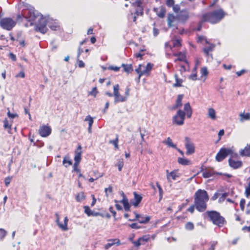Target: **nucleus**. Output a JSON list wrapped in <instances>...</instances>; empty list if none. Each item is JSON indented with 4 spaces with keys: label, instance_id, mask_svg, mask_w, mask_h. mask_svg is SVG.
Instances as JSON below:
<instances>
[{
    "label": "nucleus",
    "instance_id": "obj_11",
    "mask_svg": "<svg viewBox=\"0 0 250 250\" xmlns=\"http://www.w3.org/2000/svg\"><path fill=\"white\" fill-rule=\"evenodd\" d=\"M214 47V44H209L208 46L204 48V52L206 55V57L207 58V62H210L213 61L212 55L210 53L212 51Z\"/></svg>",
    "mask_w": 250,
    "mask_h": 250
},
{
    "label": "nucleus",
    "instance_id": "obj_56",
    "mask_svg": "<svg viewBox=\"0 0 250 250\" xmlns=\"http://www.w3.org/2000/svg\"><path fill=\"white\" fill-rule=\"evenodd\" d=\"M166 4L167 6L170 7L174 5V0H167Z\"/></svg>",
    "mask_w": 250,
    "mask_h": 250
},
{
    "label": "nucleus",
    "instance_id": "obj_25",
    "mask_svg": "<svg viewBox=\"0 0 250 250\" xmlns=\"http://www.w3.org/2000/svg\"><path fill=\"white\" fill-rule=\"evenodd\" d=\"M167 178L168 180H169L170 177H171V178L175 180L176 179L177 177H179V174L178 173L177 171L176 170H173L170 173H168V170H167Z\"/></svg>",
    "mask_w": 250,
    "mask_h": 250
},
{
    "label": "nucleus",
    "instance_id": "obj_57",
    "mask_svg": "<svg viewBox=\"0 0 250 250\" xmlns=\"http://www.w3.org/2000/svg\"><path fill=\"white\" fill-rule=\"evenodd\" d=\"M129 226L130 228L135 229H139L141 228V227L137 223H132L131 224H129Z\"/></svg>",
    "mask_w": 250,
    "mask_h": 250
},
{
    "label": "nucleus",
    "instance_id": "obj_8",
    "mask_svg": "<svg viewBox=\"0 0 250 250\" xmlns=\"http://www.w3.org/2000/svg\"><path fill=\"white\" fill-rule=\"evenodd\" d=\"M233 153L231 149H227L222 148L216 156V160L218 162H221L227 156L229 155H232Z\"/></svg>",
    "mask_w": 250,
    "mask_h": 250
},
{
    "label": "nucleus",
    "instance_id": "obj_13",
    "mask_svg": "<svg viewBox=\"0 0 250 250\" xmlns=\"http://www.w3.org/2000/svg\"><path fill=\"white\" fill-rule=\"evenodd\" d=\"M135 8V15L137 16H143L144 14V8L142 6V2L140 0H137L133 4Z\"/></svg>",
    "mask_w": 250,
    "mask_h": 250
},
{
    "label": "nucleus",
    "instance_id": "obj_30",
    "mask_svg": "<svg viewBox=\"0 0 250 250\" xmlns=\"http://www.w3.org/2000/svg\"><path fill=\"white\" fill-rule=\"evenodd\" d=\"M200 79H203V81L204 82L206 80V78L208 74V71L207 68L206 67L201 68L200 70Z\"/></svg>",
    "mask_w": 250,
    "mask_h": 250
},
{
    "label": "nucleus",
    "instance_id": "obj_17",
    "mask_svg": "<svg viewBox=\"0 0 250 250\" xmlns=\"http://www.w3.org/2000/svg\"><path fill=\"white\" fill-rule=\"evenodd\" d=\"M81 149L82 147L80 145H79L75 152V155L74 157L75 163L74 164V167H77L81 161L82 154Z\"/></svg>",
    "mask_w": 250,
    "mask_h": 250
},
{
    "label": "nucleus",
    "instance_id": "obj_32",
    "mask_svg": "<svg viewBox=\"0 0 250 250\" xmlns=\"http://www.w3.org/2000/svg\"><path fill=\"white\" fill-rule=\"evenodd\" d=\"M120 202L123 204L125 210V211H128L129 210L130 205L128 203L127 198H124V199H123V200L120 201Z\"/></svg>",
    "mask_w": 250,
    "mask_h": 250
},
{
    "label": "nucleus",
    "instance_id": "obj_52",
    "mask_svg": "<svg viewBox=\"0 0 250 250\" xmlns=\"http://www.w3.org/2000/svg\"><path fill=\"white\" fill-rule=\"evenodd\" d=\"M139 239L141 242H143L145 244V243L147 242L148 240H149V237L147 236H144L142 237L139 238Z\"/></svg>",
    "mask_w": 250,
    "mask_h": 250
},
{
    "label": "nucleus",
    "instance_id": "obj_38",
    "mask_svg": "<svg viewBox=\"0 0 250 250\" xmlns=\"http://www.w3.org/2000/svg\"><path fill=\"white\" fill-rule=\"evenodd\" d=\"M49 27L51 30H52L53 31L58 30L60 28V26L58 24V23H57L55 22L50 23V24L49 25Z\"/></svg>",
    "mask_w": 250,
    "mask_h": 250
},
{
    "label": "nucleus",
    "instance_id": "obj_33",
    "mask_svg": "<svg viewBox=\"0 0 250 250\" xmlns=\"http://www.w3.org/2000/svg\"><path fill=\"white\" fill-rule=\"evenodd\" d=\"M62 164L65 167H67L72 165V162L70 160L68 156H66L63 158Z\"/></svg>",
    "mask_w": 250,
    "mask_h": 250
},
{
    "label": "nucleus",
    "instance_id": "obj_48",
    "mask_svg": "<svg viewBox=\"0 0 250 250\" xmlns=\"http://www.w3.org/2000/svg\"><path fill=\"white\" fill-rule=\"evenodd\" d=\"M228 196V193H224L221 195L218 200V202L221 203H222L225 199V198Z\"/></svg>",
    "mask_w": 250,
    "mask_h": 250
},
{
    "label": "nucleus",
    "instance_id": "obj_47",
    "mask_svg": "<svg viewBox=\"0 0 250 250\" xmlns=\"http://www.w3.org/2000/svg\"><path fill=\"white\" fill-rule=\"evenodd\" d=\"M11 125V121L10 120H8L5 119L4 121V127L5 128H10Z\"/></svg>",
    "mask_w": 250,
    "mask_h": 250
},
{
    "label": "nucleus",
    "instance_id": "obj_42",
    "mask_svg": "<svg viewBox=\"0 0 250 250\" xmlns=\"http://www.w3.org/2000/svg\"><path fill=\"white\" fill-rule=\"evenodd\" d=\"M203 41H205L206 43L209 44L207 38L203 36H199L197 39V42L202 43Z\"/></svg>",
    "mask_w": 250,
    "mask_h": 250
},
{
    "label": "nucleus",
    "instance_id": "obj_15",
    "mask_svg": "<svg viewBox=\"0 0 250 250\" xmlns=\"http://www.w3.org/2000/svg\"><path fill=\"white\" fill-rule=\"evenodd\" d=\"M173 56L176 57L175 61L183 62H188L187 59L186 52H179L178 53H174Z\"/></svg>",
    "mask_w": 250,
    "mask_h": 250
},
{
    "label": "nucleus",
    "instance_id": "obj_54",
    "mask_svg": "<svg viewBox=\"0 0 250 250\" xmlns=\"http://www.w3.org/2000/svg\"><path fill=\"white\" fill-rule=\"evenodd\" d=\"M173 11L177 13V14L181 11L180 6L178 4L174 5L173 6Z\"/></svg>",
    "mask_w": 250,
    "mask_h": 250
},
{
    "label": "nucleus",
    "instance_id": "obj_9",
    "mask_svg": "<svg viewBox=\"0 0 250 250\" xmlns=\"http://www.w3.org/2000/svg\"><path fill=\"white\" fill-rule=\"evenodd\" d=\"M185 147L187 149V155L192 154L195 152V146L191 140L188 137L185 138Z\"/></svg>",
    "mask_w": 250,
    "mask_h": 250
},
{
    "label": "nucleus",
    "instance_id": "obj_43",
    "mask_svg": "<svg viewBox=\"0 0 250 250\" xmlns=\"http://www.w3.org/2000/svg\"><path fill=\"white\" fill-rule=\"evenodd\" d=\"M83 208L84 209V213L86 214L88 216H90L92 214L93 211L90 209L88 206H84Z\"/></svg>",
    "mask_w": 250,
    "mask_h": 250
},
{
    "label": "nucleus",
    "instance_id": "obj_21",
    "mask_svg": "<svg viewBox=\"0 0 250 250\" xmlns=\"http://www.w3.org/2000/svg\"><path fill=\"white\" fill-rule=\"evenodd\" d=\"M184 112L186 113L187 117L190 118L192 116V111L189 103H187L184 104Z\"/></svg>",
    "mask_w": 250,
    "mask_h": 250
},
{
    "label": "nucleus",
    "instance_id": "obj_62",
    "mask_svg": "<svg viewBox=\"0 0 250 250\" xmlns=\"http://www.w3.org/2000/svg\"><path fill=\"white\" fill-rule=\"evenodd\" d=\"M25 77L24 72L23 70L21 71V72L17 74V77H20L21 78H23Z\"/></svg>",
    "mask_w": 250,
    "mask_h": 250
},
{
    "label": "nucleus",
    "instance_id": "obj_5",
    "mask_svg": "<svg viewBox=\"0 0 250 250\" xmlns=\"http://www.w3.org/2000/svg\"><path fill=\"white\" fill-rule=\"evenodd\" d=\"M15 25V21L11 18H4L0 20V26L3 29L11 30Z\"/></svg>",
    "mask_w": 250,
    "mask_h": 250
},
{
    "label": "nucleus",
    "instance_id": "obj_10",
    "mask_svg": "<svg viewBox=\"0 0 250 250\" xmlns=\"http://www.w3.org/2000/svg\"><path fill=\"white\" fill-rule=\"evenodd\" d=\"M114 97V103H117L118 102H123L126 100V97H124L122 96L119 92V84H116L113 87Z\"/></svg>",
    "mask_w": 250,
    "mask_h": 250
},
{
    "label": "nucleus",
    "instance_id": "obj_59",
    "mask_svg": "<svg viewBox=\"0 0 250 250\" xmlns=\"http://www.w3.org/2000/svg\"><path fill=\"white\" fill-rule=\"evenodd\" d=\"M98 93V91L97 90V88L96 87L93 88L92 91L90 92V94L91 95L94 96V97H96L97 93Z\"/></svg>",
    "mask_w": 250,
    "mask_h": 250
},
{
    "label": "nucleus",
    "instance_id": "obj_53",
    "mask_svg": "<svg viewBox=\"0 0 250 250\" xmlns=\"http://www.w3.org/2000/svg\"><path fill=\"white\" fill-rule=\"evenodd\" d=\"M112 191V188L111 186H109L108 188H105L104 189V192L105 193V195L107 197H108V193H111Z\"/></svg>",
    "mask_w": 250,
    "mask_h": 250
},
{
    "label": "nucleus",
    "instance_id": "obj_41",
    "mask_svg": "<svg viewBox=\"0 0 250 250\" xmlns=\"http://www.w3.org/2000/svg\"><path fill=\"white\" fill-rule=\"evenodd\" d=\"M150 219L149 216H144V218H140L138 220L139 222L141 224H146Z\"/></svg>",
    "mask_w": 250,
    "mask_h": 250
},
{
    "label": "nucleus",
    "instance_id": "obj_26",
    "mask_svg": "<svg viewBox=\"0 0 250 250\" xmlns=\"http://www.w3.org/2000/svg\"><path fill=\"white\" fill-rule=\"evenodd\" d=\"M240 117V121L241 122H243L245 121H250V113H241L239 114Z\"/></svg>",
    "mask_w": 250,
    "mask_h": 250
},
{
    "label": "nucleus",
    "instance_id": "obj_6",
    "mask_svg": "<svg viewBox=\"0 0 250 250\" xmlns=\"http://www.w3.org/2000/svg\"><path fill=\"white\" fill-rule=\"evenodd\" d=\"M153 63H147L146 65L145 63L139 64L138 68L135 69V71L139 75V79L143 75L148 74L153 67Z\"/></svg>",
    "mask_w": 250,
    "mask_h": 250
},
{
    "label": "nucleus",
    "instance_id": "obj_49",
    "mask_svg": "<svg viewBox=\"0 0 250 250\" xmlns=\"http://www.w3.org/2000/svg\"><path fill=\"white\" fill-rule=\"evenodd\" d=\"M185 228L187 229L192 230L194 229V225L192 223L188 222L186 224Z\"/></svg>",
    "mask_w": 250,
    "mask_h": 250
},
{
    "label": "nucleus",
    "instance_id": "obj_31",
    "mask_svg": "<svg viewBox=\"0 0 250 250\" xmlns=\"http://www.w3.org/2000/svg\"><path fill=\"white\" fill-rule=\"evenodd\" d=\"M163 143L166 144L169 147L177 148L176 145L173 143L170 137H168L166 140H164Z\"/></svg>",
    "mask_w": 250,
    "mask_h": 250
},
{
    "label": "nucleus",
    "instance_id": "obj_16",
    "mask_svg": "<svg viewBox=\"0 0 250 250\" xmlns=\"http://www.w3.org/2000/svg\"><path fill=\"white\" fill-rule=\"evenodd\" d=\"M172 46L169 44L168 42L165 43V47L167 49L169 48L172 50L174 47H180L182 46V40L181 39H177L176 40H172Z\"/></svg>",
    "mask_w": 250,
    "mask_h": 250
},
{
    "label": "nucleus",
    "instance_id": "obj_44",
    "mask_svg": "<svg viewBox=\"0 0 250 250\" xmlns=\"http://www.w3.org/2000/svg\"><path fill=\"white\" fill-rule=\"evenodd\" d=\"M119 171H121L124 166V161L123 159H119L117 164Z\"/></svg>",
    "mask_w": 250,
    "mask_h": 250
},
{
    "label": "nucleus",
    "instance_id": "obj_19",
    "mask_svg": "<svg viewBox=\"0 0 250 250\" xmlns=\"http://www.w3.org/2000/svg\"><path fill=\"white\" fill-rule=\"evenodd\" d=\"M153 11L159 18H163L165 17L166 9L165 6H161L159 8H154Z\"/></svg>",
    "mask_w": 250,
    "mask_h": 250
},
{
    "label": "nucleus",
    "instance_id": "obj_51",
    "mask_svg": "<svg viewBox=\"0 0 250 250\" xmlns=\"http://www.w3.org/2000/svg\"><path fill=\"white\" fill-rule=\"evenodd\" d=\"M6 234V231L2 229H0V240L3 239V238L5 237Z\"/></svg>",
    "mask_w": 250,
    "mask_h": 250
},
{
    "label": "nucleus",
    "instance_id": "obj_29",
    "mask_svg": "<svg viewBox=\"0 0 250 250\" xmlns=\"http://www.w3.org/2000/svg\"><path fill=\"white\" fill-rule=\"evenodd\" d=\"M240 154L242 156H250V146L247 145L244 149L241 150Z\"/></svg>",
    "mask_w": 250,
    "mask_h": 250
},
{
    "label": "nucleus",
    "instance_id": "obj_63",
    "mask_svg": "<svg viewBox=\"0 0 250 250\" xmlns=\"http://www.w3.org/2000/svg\"><path fill=\"white\" fill-rule=\"evenodd\" d=\"M220 195V194L218 192H215L213 195L212 196V197H211V200H216L218 197H219V196Z\"/></svg>",
    "mask_w": 250,
    "mask_h": 250
},
{
    "label": "nucleus",
    "instance_id": "obj_39",
    "mask_svg": "<svg viewBox=\"0 0 250 250\" xmlns=\"http://www.w3.org/2000/svg\"><path fill=\"white\" fill-rule=\"evenodd\" d=\"M85 196L84 195L83 192H81L78 193L76 196V200L77 202H81L85 199Z\"/></svg>",
    "mask_w": 250,
    "mask_h": 250
},
{
    "label": "nucleus",
    "instance_id": "obj_60",
    "mask_svg": "<svg viewBox=\"0 0 250 250\" xmlns=\"http://www.w3.org/2000/svg\"><path fill=\"white\" fill-rule=\"evenodd\" d=\"M247 72V71L246 70L242 69L241 71L236 72V74H237V76L239 77L242 75L244 74V73H246Z\"/></svg>",
    "mask_w": 250,
    "mask_h": 250
},
{
    "label": "nucleus",
    "instance_id": "obj_14",
    "mask_svg": "<svg viewBox=\"0 0 250 250\" xmlns=\"http://www.w3.org/2000/svg\"><path fill=\"white\" fill-rule=\"evenodd\" d=\"M51 131L52 129L50 126L43 125L40 126L39 132L41 136L46 137L51 134Z\"/></svg>",
    "mask_w": 250,
    "mask_h": 250
},
{
    "label": "nucleus",
    "instance_id": "obj_58",
    "mask_svg": "<svg viewBox=\"0 0 250 250\" xmlns=\"http://www.w3.org/2000/svg\"><path fill=\"white\" fill-rule=\"evenodd\" d=\"M133 243L134 244V245L135 246V247H139L141 245H144V243L143 242H141L140 241H139V239H138L137 241H133Z\"/></svg>",
    "mask_w": 250,
    "mask_h": 250
},
{
    "label": "nucleus",
    "instance_id": "obj_55",
    "mask_svg": "<svg viewBox=\"0 0 250 250\" xmlns=\"http://www.w3.org/2000/svg\"><path fill=\"white\" fill-rule=\"evenodd\" d=\"M17 41L19 42V44L21 47H24L25 46L26 42L24 40H17Z\"/></svg>",
    "mask_w": 250,
    "mask_h": 250
},
{
    "label": "nucleus",
    "instance_id": "obj_22",
    "mask_svg": "<svg viewBox=\"0 0 250 250\" xmlns=\"http://www.w3.org/2000/svg\"><path fill=\"white\" fill-rule=\"evenodd\" d=\"M120 244V241L118 239H110L108 240V243L105 245L104 248L106 250H107L115 244L119 246Z\"/></svg>",
    "mask_w": 250,
    "mask_h": 250
},
{
    "label": "nucleus",
    "instance_id": "obj_36",
    "mask_svg": "<svg viewBox=\"0 0 250 250\" xmlns=\"http://www.w3.org/2000/svg\"><path fill=\"white\" fill-rule=\"evenodd\" d=\"M183 97V94H180L178 96L175 102L176 106L178 107L179 108L182 105V101Z\"/></svg>",
    "mask_w": 250,
    "mask_h": 250
},
{
    "label": "nucleus",
    "instance_id": "obj_28",
    "mask_svg": "<svg viewBox=\"0 0 250 250\" xmlns=\"http://www.w3.org/2000/svg\"><path fill=\"white\" fill-rule=\"evenodd\" d=\"M122 67L123 68L124 71L127 73L132 72L133 70L131 63H122Z\"/></svg>",
    "mask_w": 250,
    "mask_h": 250
},
{
    "label": "nucleus",
    "instance_id": "obj_2",
    "mask_svg": "<svg viewBox=\"0 0 250 250\" xmlns=\"http://www.w3.org/2000/svg\"><path fill=\"white\" fill-rule=\"evenodd\" d=\"M227 15V13L222 8H219L198 15V17L200 20L195 30L200 31L202 29L203 24L205 22H208L212 24H217L220 22Z\"/></svg>",
    "mask_w": 250,
    "mask_h": 250
},
{
    "label": "nucleus",
    "instance_id": "obj_46",
    "mask_svg": "<svg viewBox=\"0 0 250 250\" xmlns=\"http://www.w3.org/2000/svg\"><path fill=\"white\" fill-rule=\"evenodd\" d=\"M109 143L113 144L116 149L118 148V137L117 136L116 138L113 140L109 141Z\"/></svg>",
    "mask_w": 250,
    "mask_h": 250
},
{
    "label": "nucleus",
    "instance_id": "obj_24",
    "mask_svg": "<svg viewBox=\"0 0 250 250\" xmlns=\"http://www.w3.org/2000/svg\"><path fill=\"white\" fill-rule=\"evenodd\" d=\"M216 113L215 110L213 108H209L208 109V117L212 120H215L216 119Z\"/></svg>",
    "mask_w": 250,
    "mask_h": 250
},
{
    "label": "nucleus",
    "instance_id": "obj_23",
    "mask_svg": "<svg viewBox=\"0 0 250 250\" xmlns=\"http://www.w3.org/2000/svg\"><path fill=\"white\" fill-rule=\"evenodd\" d=\"M133 194H134V201L132 202V204L135 207H136L138 206V205L141 202V201L142 199V197L140 195L137 194L136 192H134Z\"/></svg>",
    "mask_w": 250,
    "mask_h": 250
},
{
    "label": "nucleus",
    "instance_id": "obj_3",
    "mask_svg": "<svg viewBox=\"0 0 250 250\" xmlns=\"http://www.w3.org/2000/svg\"><path fill=\"white\" fill-rule=\"evenodd\" d=\"M209 200L207 192L199 189L194 194V205L196 208L200 212L204 211L207 208V203Z\"/></svg>",
    "mask_w": 250,
    "mask_h": 250
},
{
    "label": "nucleus",
    "instance_id": "obj_20",
    "mask_svg": "<svg viewBox=\"0 0 250 250\" xmlns=\"http://www.w3.org/2000/svg\"><path fill=\"white\" fill-rule=\"evenodd\" d=\"M229 166L233 169L240 168L242 166V162L241 161H235L231 158L229 160Z\"/></svg>",
    "mask_w": 250,
    "mask_h": 250
},
{
    "label": "nucleus",
    "instance_id": "obj_1",
    "mask_svg": "<svg viewBox=\"0 0 250 250\" xmlns=\"http://www.w3.org/2000/svg\"><path fill=\"white\" fill-rule=\"evenodd\" d=\"M26 16H17V23L23 25L26 27L32 26L34 24L35 21L37 20L38 22L35 24L34 30L37 32L42 34H45L48 29L47 28V20L42 16L37 15L34 12L28 10Z\"/></svg>",
    "mask_w": 250,
    "mask_h": 250
},
{
    "label": "nucleus",
    "instance_id": "obj_35",
    "mask_svg": "<svg viewBox=\"0 0 250 250\" xmlns=\"http://www.w3.org/2000/svg\"><path fill=\"white\" fill-rule=\"evenodd\" d=\"M174 77L175 78L176 83L173 84V86L175 87L182 86V83H183L182 79L178 78V76L176 74L174 75Z\"/></svg>",
    "mask_w": 250,
    "mask_h": 250
},
{
    "label": "nucleus",
    "instance_id": "obj_34",
    "mask_svg": "<svg viewBox=\"0 0 250 250\" xmlns=\"http://www.w3.org/2000/svg\"><path fill=\"white\" fill-rule=\"evenodd\" d=\"M178 162L184 166L189 165L191 164L190 161L184 158H178Z\"/></svg>",
    "mask_w": 250,
    "mask_h": 250
},
{
    "label": "nucleus",
    "instance_id": "obj_18",
    "mask_svg": "<svg viewBox=\"0 0 250 250\" xmlns=\"http://www.w3.org/2000/svg\"><path fill=\"white\" fill-rule=\"evenodd\" d=\"M56 222L57 223L60 229H61L62 230H67V223L68 221V219L67 217H65L64 219V223L61 224L59 222V216L58 213H56Z\"/></svg>",
    "mask_w": 250,
    "mask_h": 250
},
{
    "label": "nucleus",
    "instance_id": "obj_37",
    "mask_svg": "<svg viewBox=\"0 0 250 250\" xmlns=\"http://www.w3.org/2000/svg\"><path fill=\"white\" fill-rule=\"evenodd\" d=\"M197 68V64H196V65H195V66H194V67L193 68L192 74L189 76V78L193 81H195L197 79H198V80L200 79H197V73H196Z\"/></svg>",
    "mask_w": 250,
    "mask_h": 250
},
{
    "label": "nucleus",
    "instance_id": "obj_64",
    "mask_svg": "<svg viewBox=\"0 0 250 250\" xmlns=\"http://www.w3.org/2000/svg\"><path fill=\"white\" fill-rule=\"evenodd\" d=\"M8 56L11 59L12 61H15L16 60V56L13 53H9Z\"/></svg>",
    "mask_w": 250,
    "mask_h": 250
},
{
    "label": "nucleus",
    "instance_id": "obj_50",
    "mask_svg": "<svg viewBox=\"0 0 250 250\" xmlns=\"http://www.w3.org/2000/svg\"><path fill=\"white\" fill-rule=\"evenodd\" d=\"M145 50H140L139 52L135 53L134 54V56L135 57V58H140L141 59L142 56H143L145 55V54L143 53V52Z\"/></svg>",
    "mask_w": 250,
    "mask_h": 250
},
{
    "label": "nucleus",
    "instance_id": "obj_45",
    "mask_svg": "<svg viewBox=\"0 0 250 250\" xmlns=\"http://www.w3.org/2000/svg\"><path fill=\"white\" fill-rule=\"evenodd\" d=\"M84 121L88 122V126H92L93 123V118L90 115H88L85 117Z\"/></svg>",
    "mask_w": 250,
    "mask_h": 250
},
{
    "label": "nucleus",
    "instance_id": "obj_7",
    "mask_svg": "<svg viewBox=\"0 0 250 250\" xmlns=\"http://www.w3.org/2000/svg\"><path fill=\"white\" fill-rule=\"evenodd\" d=\"M185 116L186 113L184 112V111L179 109L176 115L172 118V120L173 124L178 125H183L184 123Z\"/></svg>",
    "mask_w": 250,
    "mask_h": 250
},
{
    "label": "nucleus",
    "instance_id": "obj_40",
    "mask_svg": "<svg viewBox=\"0 0 250 250\" xmlns=\"http://www.w3.org/2000/svg\"><path fill=\"white\" fill-rule=\"evenodd\" d=\"M213 171L210 170H206L203 172L202 175L204 178H209L213 176Z\"/></svg>",
    "mask_w": 250,
    "mask_h": 250
},
{
    "label": "nucleus",
    "instance_id": "obj_12",
    "mask_svg": "<svg viewBox=\"0 0 250 250\" xmlns=\"http://www.w3.org/2000/svg\"><path fill=\"white\" fill-rule=\"evenodd\" d=\"M189 17V13L187 9L181 10L176 15V19L182 22H185Z\"/></svg>",
    "mask_w": 250,
    "mask_h": 250
},
{
    "label": "nucleus",
    "instance_id": "obj_61",
    "mask_svg": "<svg viewBox=\"0 0 250 250\" xmlns=\"http://www.w3.org/2000/svg\"><path fill=\"white\" fill-rule=\"evenodd\" d=\"M245 205V200L243 199H242L240 201V206L242 210H244Z\"/></svg>",
    "mask_w": 250,
    "mask_h": 250
},
{
    "label": "nucleus",
    "instance_id": "obj_27",
    "mask_svg": "<svg viewBox=\"0 0 250 250\" xmlns=\"http://www.w3.org/2000/svg\"><path fill=\"white\" fill-rule=\"evenodd\" d=\"M175 19H176V16H174L172 14H168L167 16V24L169 27H171L173 26V22L175 21Z\"/></svg>",
    "mask_w": 250,
    "mask_h": 250
},
{
    "label": "nucleus",
    "instance_id": "obj_4",
    "mask_svg": "<svg viewBox=\"0 0 250 250\" xmlns=\"http://www.w3.org/2000/svg\"><path fill=\"white\" fill-rule=\"evenodd\" d=\"M207 213L214 224L219 227L224 225L225 222V219L220 215L219 212L216 211H208Z\"/></svg>",
    "mask_w": 250,
    "mask_h": 250
}]
</instances>
